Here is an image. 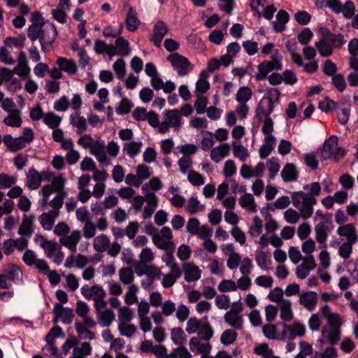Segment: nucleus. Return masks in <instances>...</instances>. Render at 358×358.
<instances>
[{
    "label": "nucleus",
    "instance_id": "f257e3e1",
    "mask_svg": "<svg viewBox=\"0 0 358 358\" xmlns=\"http://www.w3.org/2000/svg\"><path fill=\"white\" fill-rule=\"evenodd\" d=\"M57 35L58 33L55 25L49 20L43 23L41 27L29 25L27 29L28 38L32 42L38 39L41 50L44 52L50 51Z\"/></svg>",
    "mask_w": 358,
    "mask_h": 358
},
{
    "label": "nucleus",
    "instance_id": "f03ea898",
    "mask_svg": "<svg viewBox=\"0 0 358 358\" xmlns=\"http://www.w3.org/2000/svg\"><path fill=\"white\" fill-rule=\"evenodd\" d=\"M77 143L85 149H90V153L99 163L105 166L110 164V160L105 153V142L102 139L94 140L91 135L85 134L79 138Z\"/></svg>",
    "mask_w": 358,
    "mask_h": 358
},
{
    "label": "nucleus",
    "instance_id": "7ed1b4c3",
    "mask_svg": "<svg viewBox=\"0 0 358 358\" xmlns=\"http://www.w3.org/2000/svg\"><path fill=\"white\" fill-rule=\"evenodd\" d=\"M291 199L293 206L303 219H308L313 215V206L317 203L316 198L303 191H298L292 193Z\"/></svg>",
    "mask_w": 358,
    "mask_h": 358
},
{
    "label": "nucleus",
    "instance_id": "20e7f679",
    "mask_svg": "<svg viewBox=\"0 0 358 358\" xmlns=\"http://www.w3.org/2000/svg\"><path fill=\"white\" fill-rule=\"evenodd\" d=\"M282 56L279 50H275L271 57V60H266L257 66L258 73L255 78L257 81L263 80L266 78L268 74L273 71H280L282 69Z\"/></svg>",
    "mask_w": 358,
    "mask_h": 358
},
{
    "label": "nucleus",
    "instance_id": "39448f33",
    "mask_svg": "<svg viewBox=\"0 0 358 358\" xmlns=\"http://www.w3.org/2000/svg\"><path fill=\"white\" fill-rule=\"evenodd\" d=\"M268 93L270 97L262 98L256 108L255 116L259 122L266 118V117H269V115L273 111L275 107L273 99L278 102L280 95V92L277 88L270 90Z\"/></svg>",
    "mask_w": 358,
    "mask_h": 358
},
{
    "label": "nucleus",
    "instance_id": "423d86ee",
    "mask_svg": "<svg viewBox=\"0 0 358 358\" xmlns=\"http://www.w3.org/2000/svg\"><path fill=\"white\" fill-rule=\"evenodd\" d=\"M34 139L33 130L29 127L23 129L22 135L13 138L10 134L4 136L3 141L8 149L12 152H17L24 148Z\"/></svg>",
    "mask_w": 358,
    "mask_h": 358
},
{
    "label": "nucleus",
    "instance_id": "0eeeda50",
    "mask_svg": "<svg viewBox=\"0 0 358 358\" xmlns=\"http://www.w3.org/2000/svg\"><path fill=\"white\" fill-rule=\"evenodd\" d=\"M341 320L331 322H327V324L322 329V338L318 340V343L323 345L325 342L335 345L341 339Z\"/></svg>",
    "mask_w": 358,
    "mask_h": 358
},
{
    "label": "nucleus",
    "instance_id": "6e6552de",
    "mask_svg": "<svg viewBox=\"0 0 358 358\" xmlns=\"http://www.w3.org/2000/svg\"><path fill=\"white\" fill-rule=\"evenodd\" d=\"M166 59L171 63L178 77L187 76L194 68V66L187 57L178 52L170 54Z\"/></svg>",
    "mask_w": 358,
    "mask_h": 358
},
{
    "label": "nucleus",
    "instance_id": "1a4fd4ad",
    "mask_svg": "<svg viewBox=\"0 0 358 358\" xmlns=\"http://www.w3.org/2000/svg\"><path fill=\"white\" fill-rule=\"evenodd\" d=\"M182 122V115L179 110H165L163 113V121L160 124L159 133L165 134L170 127L178 129Z\"/></svg>",
    "mask_w": 358,
    "mask_h": 358
},
{
    "label": "nucleus",
    "instance_id": "9d476101",
    "mask_svg": "<svg viewBox=\"0 0 358 358\" xmlns=\"http://www.w3.org/2000/svg\"><path fill=\"white\" fill-rule=\"evenodd\" d=\"M242 310L243 306L241 303H234V307L224 314V322L234 329H242L243 326V319L241 315Z\"/></svg>",
    "mask_w": 358,
    "mask_h": 358
},
{
    "label": "nucleus",
    "instance_id": "9b49d317",
    "mask_svg": "<svg viewBox=\"0 0 358 358\" xmlns=\"http://www.w3.org/2000/svg\"><path fill=\"white\" fill-rule=\"evenodd\" d=\"M82 295L87 299H93L94 307L103 304L106 301V292L103 287L99 285L90 287L87 285H83L80 289Z\"/></svg>",
    "mask_w": 358,
    "mask_h": 358
},
{
    "label": "nucleus",
    "instance_id": "f8f14e48",
    "mask_svg": "<svg viewBox=\"0 0 358 358\" xmlns=\"http://www.w3.org/2000/svg\"><path fill=\"white\" fill-rule=\"evenodd\" d=\"M334 227L333 219L319 222L315 224V239L322 248L327 247V241L329 234L331 233Z\"/></svg>",
    "mask_w": 358,
    "mask_h": 358
},
{
    "label": "nucleus",
    "instance_id": "ddd939ff",
    "mask_svg": "<svg viewBox=\"0 0 358 358\" xmlns=\"http://www.w3.org/2000/svg\"><path fill=\"white\" fill-rule=\"evenodd\" d=\"M131 50L128 40L122 36H119L114 44H109V49L107 55L110 57L114 56L127 57L131 54Z\"/></svg>",
    "mask_w": 358,
    "mask_h": 358
},
{
    "label": "nucleus",
    "instance_id": "4468645a",
    "mask_svg": "<svg viewBox=\"0 0 358 358\" xmlns=\"http://www.w3.org/2000/svg\"><path fill=\"white\" fill-rule=\"evenodd\" d=\"M282 327L280 340L293 341L296 337H303L306 334L305 326L299 322H294L292 326L283 323Z\"/></svg>",
    "mask_w": 358,
    "mask_h": 358
},
{
    "label": "nucleus",
    "instance_id": "2eb2a0df",
    "mask_svg": "<svg viewBox=\"0 0 358 358\" xmlns=\"http://www.w3.org/2000/svg\"><path fill=\"white\" fill-rule=\"evenodd\" d=\"M106 304L107 303L105 301L103 304L94 307L96 311L97 320L100 326L102 327H109L115 320L113 311L110 309L106 308Z\"/></svg>",
    "mask_w": 358,
    "mask_h": 358
},
{
    "label": "nucleus",
    "instance_id": "dca6fc26",
    "mask_svg": "<svg viewBox=\"0 0 358 358\" xmlns=\"http://www.w3.org/2000/svg\"><path fill=\"white\" fill-rule=\"evenodd\" d=\"M321 37L324 39L333 48H339L343 45L346 41L341 34H334L329 29L322 27L320 29Z\"/></svg>",
    "mask_w": 358,
    "mask_h": 358
},
{
    "label": "nucleus",
    "instance_id": "f3484780",
    "mask_svg": "<svg viewBox=\"0 0 358 358\" xmlns=\"http://www.w3.org/2000/svg\"><path fill=\"white\" fill-rule=\"evenodd\" d=\"M36 217L34 214H24L21 224L18 228L17 234L21 236L30 238L34 233V221Z\"/></svg>",
    "mask_w": 358,
    "mask_h": 358
},
{
    "label": "nucleus",
    "instance_id": "a211bd4d",
    "mask_svg": "<svg viewBox=\"0 0 358 358\" xmlns=\"http://www.w3.org/2000/svg\"><path fill=\"white\" fill-rule=\"evenodd\" d=\"M168 27L162 20L157 21L153 26V34L150 37V40L154 45L160 48L164 36L168 32Z\"/></svg>",
    "mask_w": 358,
    "mask_h": 358
},
{
    "label": "nucleus",
    "instance_id": "6ab92c4d",
    "mask_svg": "<svg viewBox=\"0 0 358 358\" xmlns=\"http://www.w3.org/2000/svg\"><path fill=\"white\" fill-rule=\"evenodd\" d=\"M82 237L80 230H73L70 234H67L59 240V243L68 248L71 252H76L77 245Z\"/></svg>",
    "mask_w": 358,
    "mask_h": 358
},
{
    "label": "nucleus",
    "instance_id": "aec40b11",
    "mask_svg": "<svg viewBox=\"0 0 358 358\" xmlns=\"http://www.w3.org/2000/svg\"><path fill=\"white\" fill-rule=\"evenodd\" d=\"M126 6H128V12L124 20L126 29L129 32H134L139 28L141 22L138 17L136 10L128 3L124 4V7Z\"/></svg>",
    "mask_w": 358,
    "mask_h": 358
},
{
    "label": "nucleus",
    "instance_id": "412c9836",
    "mask_svg": "<svg viewBox=\"0 0 358 358\" xmlns=\"http://www.w3.org/2000/svg\"><path fill=\"white\" fill-rule=\"evenodd\" d=\"M53 313L66 324H71L74 317L72 308L68 307L62 308V305L58 303H56L54 306Z\"/></svg>",
    "mask_w": 358,
    "mask_h": 358
},
{
    "label": "nucleus",
    "instance_id": "4be33fe9",
    "mask_svg": "<svg viewBox=\"0 0 358 358\" xmlns=\"http://www.w3.org/2000/svg\"><path fill=\"white\" fill-rule=\"evenodd\" d=\"M318 301V296L315 292L308 291L299 294V303L308 310L313 311Z\"/></svg>",
    "mask_w": 358,
    "mask_h": 358
},
{
    "label": "nucleus",
    "instance_id": "5701e85b",
    "mask_svg": "<svg viewBox=\"0 0 358 358\" xmlns=\"http://www.w3.org/2000/svg\"><path fill=\"white\" fill-rule=\"evenodd\" d=\"M336 234L340 237H345L346 241L357 243L358 239L356 228L351 223L339 226L336 230Z\"/></svg>",
    "mask_w": 358,
    "mask_h": 358
},
{
    "label": "nucleus",
    "instance_id": "b1692460",
    "mask_svg": "<svg viewBox=\"0 0 358 358\" xmlns=\"http://www.w3.org/2000/svg\"><path fill=\"white\" fill-rule=\"evenodd\" d=\"M42 182V178L39 172L34 167L29 169L26 173L25 186L30 190H36L39 188Z\"/></svg>",
    "mask_w": 358,
    "mask_h": 358
},
{
    "label": "nucleus",
    "instance_id": "393cba45",
    "mask_svg": "<svg viewBox=\"0 0 358 358\" xmlns=\"http://www.w3.org/2000/svg\"><path fill=\"white\" fill-rule=\"evenodd\" d=\"M230 145L229 143H222L211 150L210 158L215 163H219L229 154Z\"/></svg>",
    "mask_w": 358,
    "mask_h": 358
},
{
    "label": "nucleus",
    "instance_id": "a878e982",
    "mask_svg": "<svg viewBox=\"0 0 358 358\" xmlns=\"http://www.w3.org/2000/svg\"><path fill=\"white\" fill-rule=\"evenodd\" d=\"M59 216V213L49 210L47 213H42L38 217V221L44 230L50 231L54 226L55 220Z\"/></svg>",
    "mask_w": 358,
    "mask_h": 358
},
{
    "label": "nucleus",
    "instance_id": "bb28decb",
    "mask_svg": "<svg viewBox=\"0 0 358 358\" xmlns=\"http://www.w3.org/2000/svg\"><path fill=\"white\" fill-rule=\"evenodd\" d=\"M280 176L285 182H294L299 178V171L294 164L287 163L284 166Z\"/></svg>",
    "mask_w": 358,
    "mask_h": 358
},
{
    "label": "nucleus",
    "instance_id": "cd10ccee",
    "mask_svg": "<svg viewBox=\"0 0 358 358\" xmlns=\"http://www.w3.org/2000/svg\"><path fill=\"white\" fill-rule=\"evenodd\" d=\"M56 64L60 68L62 71H64L68 74L74 75L78 71L76 63L73 59L59 57L57 58Z\"/></svg>",
    "mask_w": 358,
    "mask_h": 358
},
{
    "label": "nucleus",
    "instance_id": "c85d7f7f",
    "mask_svg": "<svg viewBox=\"0 0 358 358\" xmlns=\"http://www.w3.org/2000/svg\"><path fill=\"white\" fill-rule=\"evenodd\" d=\"M276 21L271 22L275 32H282L285 29V24L289 20V15L285 10H280L275 16Z\"/></svg>",
    "mask_w": 358,
    "mask_h": 358
},
{
    "label": "nucleus",
    "instance_id": "c756f323",
    "mask_svg": "<svg viewBox=\"0 0 358 358\" xmlns=\"http://www.w3.org/2000/svg\"><path fill=\"white\" fill-rule=\"evenodd\" d=\"M338 145V138L335 136H330L324 143L321 151V157L323 159H330L334 155L336 147Z\"/></svg>",
    "mask_w": 358,
    "mask_h": 358
},
{
    "label": "nucleus",
    "instance_id": "7c9ffc66",
    "mask_svg": "<svg viewBox=\"0 0 358 358\" xmlns=\"http://www.w3.org/2000/svg\"><path fill=\"white\" fill-rule=\"evenodd\" d=\"M183 270L184 278L187 282L197 281L201 278V271L196 266L190 264H184Z\"/></svg>",
    "mask_w": 358,
    "mask_h": 358
},
{
    "label": "nucleus",
    "instance_id": "2f4dec72",
    "mask_svg": "<svg viewBox=\"0 0 358 358\" xmlns=\"http://www.w3.org/2000/svg\"><path fill=\"white\" fill-rule=\"evenodd\" d=\"M69 119L71 124L77 129V134H81L86 131L87 121L84 117L80 115V113L71 114Z\"/></svg>",
    "mask_w": 358,
    "mask_h": 358
},
{
    "label": "nucleus",
    "instance_id": "473e14b6",
    "mask_svg": "<svg viewBox=\"0 0 358 358\" xmlns=\"http://www.w3.org/2000/svg\"><path fill=\"white\" fill-rule=\"evenodd\" d=\"M22 113L19 109H15L13 112L3 119V122L10 127H20L22 124Z\"/></svg>",
    "mask_w": 358,
    "mask_h": 358
},
{
    "label": "nucleus",
    "instance_id": "72a5a7b5",
    "mask_svg": "<svg viewBox=\"0 0 358 358\" xmlns=\"http://www.w3.org/2000/svg\"><path fill=\"white\" fill-rule=\"evenodd\" d=\"M296 46L297 42L294 38L288 40L285 43V47L291 55L292 61L296 66H301L302 65V57L296 52Z\"/></svg>",
    "mask_w": 358,
    "mask_h": 358
},
{
    "label": "nucleus",
    "instance_id": "f704fd0d",
    "mask_svg": "<svg viewBox=\"0 0 358 358\" xmlns=\"http://www.w3.org/2000/svg\"><path fill=\"white\" fill-rule=\"evenodd\" d=\"M282 320L285 322L291 321L293 318V313L291 308V302L287 299H283L278 304Z\"/></svg>",
    "mask_w": 358,
    "mask_h": 358
},
{
    "label": "nucleus",
    "instance_id": "c9c22d12",
    "mask_svg": "<svg viewBox=\"0 0 358 358\" xmlns=\"http://www.w3.org/2000/svg\"><path fill=\"white\" fill-rule=\"evenodd\" d=\"M239 204L242 208L250 212L255 213L257 211L255 199L250 193H245L240 197Z\"/></svg>",
    "mask_w": 358,
    "mask_h": 358
},
{
    "label": "nucleus",
    "instance_id": "e433bc0d",
    "mask_svg": "<svg viewBox=\"0 0 358 358\" xmlns=\"http://www.w3.org/2000/svg\"><path fill=\"white\" fill-rule=\"evenodd\" d=\"M92 353V347L90 343L84 342L80 347H74L72 356L70 358H86Z\"/></svg>",
    "mask_w": 358,
    "mask_h": 358
},
{
    "label": "nucleus",
    "instance_id": "4c0bfd02",
    "mask_svg": "<svg viewBox=\"0 0 358 358\" xmlns=\"http://www.w3.org/2000/svg\"><path fill=\"white\" fill-rule=\"evenodd\" d=\"M206 322L205 320L198 319L195 317H190L187 322L185 331L189 334L198 333L201 326Z\"/></svg>",
    "mask_w": 358,
    "mask_h": 358
},
{
    "label": "nucleus",
    "instance_id": "58836bf2",
    "mask_svg": "<svg viewBox=\"0 0 358 358\" xmlns=\"http://www.w3.org/2000/svg\"><path fill=\"white\" fill-rule=\"evenodd\" d=\"M143 146L141 141H131L126 143L123 147V151L131 158L136 157L141 152Z\"/></svg>",
    "mask_w": 358,
    "mask_h": 358
},
{
    "label": "nucleus",
    "instance_id": "ea45409f",
    "mask_svg": "<svg viewBox=\"0 0 358 358\" xmlns=\"http://www.w3.org/2000/svg\"><path fill=\"white\" fill-rule=\"evenodd\" d=\"M110 240L108 237L104 234L96 236L93 241V247L98 252H105L108 248Z\"/></svg>",
    "mask_w": 358,
    "mask_h": 358
},
{
    "label": "nucleus",
    "instance_id": "a19ab883",
    "mask_svg": "<svg viewBox=\"0 0 358 358\" xmlns=\"http://www.w3.org/2000/svg\"><path fill=\"white\" fill-rule=\"evenodd\" d=\"M315 46L318 50L319 54L322 57H327L332 55L333 48L322 37L320 40L315 43Z\"/></svg>",
    "mask_w": 358,
    "mask_h": 358
},
{
    "label": "nucleus",
    "instance_id": "79ce46f5",
    "mask_svg": "<svg viewBox=\"0 0 358 358\" xmlns=\"http://www.w3.org/2000/svg\"><path fill=\"white\" fill-rule=\"evenodd\" d=\"M234 155L241 162L246 161L248 157V150L241 143L240 141H234L232 143Z\"/></svg>",
    "mask_w": 358,
    "mask_h": 358
},
{
    "label": "nucleus",
    "instance_id": "37998d69",
    "mask_svg": "<svg viewBox=\"0 0 358 358\" xmlns=\"http://www.w3.org/2000/svg\"><path fill=\"white\" fill-rule=\"evenodd\" d=\"M75 329L80 339H88L90 341L95 339V334L90 330L87 329V328L83 327L80 322H76L75 323Z\"/></svg>",
    "mask_w": 358,
    "mask_h": 358
},
{
    "label": "nucleus",
    "instance_id": "c03bdc74",
    "mask_svg": "<svg viewBox=\"0 0 358 358\" xmlns=\"http://www.w3.org/2000/svg\"><path fill=\"white\" fill-rule=\"evenodd\" d=\"M43 122L50 129H56L61 123L62 118L52 112L45 114L43 118Z\"/></svg>",
    "mask_w": 358,
    "mask_h": 358
},
{
    "label": "nucleus",
    "instance_id": "a18cd8bd",
    "mask_svg": "<svg viewBox=\"0 0 358 358\" xmlns=\"http://www.w3.org/2000/svg\"><path fill=\"white\" fill-rule=\"evenodd\" d=\"M196 99L195 100L194 106L196 110V114L201 115L206 113L207 110V105L208 103V101L207 97L202 94H196Z\"/></svg>",
    "mask_w": 358,
    "mask_h": 358
},
{
    "label": "nucleus",
    "instance_id": "49530a36",
    "mask_svg": "<svg viewBox=\"0 0 358 358\" xmlns=\"http://www.w3.org/2000/svg\"><path fill=\"white\" fill-rule=\"evenodd\" d=\"M252 92L249 87H241L236 95V100L238 103H247L252 97Z\"/></svg>",
    "mask_w": 358,
    "mask_h": 358
},
{
    "label": "nucleus",
    "instance_id": "de8ad7c7",
    "mask_svg": "<svg viewBox=\"0 0 358 358\" xmlns=\"http://www.w3.org/2000/svg\"><path fill=\"white\" fill-rule=\"evenodd\" d=\"M41 247L44 250L45 254L48 258L61 248L57 242L48 240L41 243Z\"/></svg>",
    "mask_w": 358,
    "mask_h": 358
},
{
    "label": "nucleus",
    "instance_id": "09e8293b",
    "mask_svg": "<svg viewBox=\"0 0 358 358\" xmlns=\"http://www.w3.org/2000/svg\"><path fill=\"white\" fill-rule=\"evenodd\" d=\"M266 166L268 170L270 179H274L280 168L278 158L274 157H271L267 161Z\"/></svg>",
    "mask_w": 358,
    "mask_h": 358
},
{
    "label": "nucleus",
    "instance_id": "8fccbe9b",
    "mask_svg": "<svg viewBox=\"0 0 358 358\" xmlns=\"http://www.w3.org/2000/svg\"><path fill=\"white\" fill-rule=\"evenodd\" d=\"M337 118L341 124L345 125L348 123L350 115V107L342 106L337 108Z\"/></svg>",
    "mask_w": 358,
    "mask_h": 358
},
{
    "label": "nucleus",
    "instance_id": "3c124183",
    "mask_svg": "<svg viewBox=\"0 0 358 358\" xmlns=\"http://www.w3.org/2000/svg\"><path fill=\"white\" fill-rule=\"evenodd\" d=\"M356 243L345 241L341 243L338 248V255L343 259H348L352 253L353 245Z\"/></svg>",
    "mask_w": 358,
    "mask_h": 358
},
{
    "label": "nucleus",
    "instance_id": "603ef678",
    "mask_svg": "<svg viewBox=\"0 0 358 358\" xmlns=\"http://www.w3.org/2000/svg\"><path fill=\"white\" fill-rule=\"evenodd\" d=\"M120 280L124 285H130L134 279V271L131 268L124 267L120 270Z\"/></svg>",
    "mask_w": 358,
    "mask_h": 358
},
{
    "label": "nucleus",
    "instance_id": "864d4df0",
    "mask_svg": "<svg viewBox=\"0 0 358 358\" xmlns=\"http://www.w3.org/2000/svg\"><path fill=\"white\" fill-rule=\"evenodd\" d=\"M138 292V287L137 285L131 284L129 286L124 296V301L127 305H131L137 301L136 294Z\"/></svg>",
    "mask_w": 358,
    "mask_h": 358
},
{
    "label": "nucleus",
    "instance_id": "5fc2aeb1",
    "mask_svg": "<svg viewBox=\"0 0 358 358\" xmlns=\"http://www.w3.org/2000/svg\"><path fill=\"white\" fill-rule=\"evenodd\" d=\"M213 329L207 321L201 326V328L197 333L199 337L205 341L210 340L213 336Z\"/></svg>",
    "mask_w": 358,
    "mask_h": 358
},
{
    "label": "nucleus",
    "instance_id": "6e6d98bb",
    "mask_svg": "<svg viewBox=\"0 0 358 358\" xmlns=\"http://www.w3.org/2000/svg\"><path fill=\"white\" fill-rule=\"evenodd\" d=\"M253 350L256 355L261 356L262 358H271L273 354V350L266 343L256 345Z\"/></svg>",
    "mask_w": 358,
    "mask_h": 358
},
{
    "label": "nucleus",
    "instance_id": "4d7b16f0",
    "mask_svg": "<svg viewBox=\"0 0 358 358\" xmlns=\"http://www.w3.org/2000/svg\"><path fill=\"white\" fill-rule=\"evenodd\" d=\"M118 330L123 336L131 338L136 331V327L133 324L119 323Z\"/></svg>",
    "mask_w": 358,
    "mask_h": 358
},
{
    "label": "nucleus",
    "instance_id": "13d9d810",
    "mask_svg": "<svg viewBox=\"0 0 358 358\" xmlns=\"http://www.w3.org/2000/svg\"><path fill=\"white\" fill-rule=\"evenodd\" d=\"M66 195V192H63L62 194H58L50 200L48 204L52 207V209L50 210V211H53L59 214V210L64 204V198Z\"/></svg>",
    "mask_w": 358,
    "mask_h": 358
},
{
    "label": "nucleus",
    "instance_id": "bf43d9fd",
    "mask_svg": "<svg viewBox=\"0 0 358 358\" xmlns=\"http://www.w3.org/2000/svg\"><path fill=\"white\" fill-rule=\"evenodd\" d=\"M113 69L118 79H123L126 75V64L123 59H118L113 65Z\"/></svg>",
    "mask_w": 358,
    "mask_h": 358
},
{
    "label": "nucleus",
    "instance_id": "052dcab7",
    "mask_svg": "<svg viewBox=\"0 0 358 358\" xmlns=\"http://www.w3.org/2000/svg\"><path fill=\"white\" fill-rule=\"evenodd\" d=\"M134 313L131 308L127 306L121 307L118 312L120 323H127L133 318Z\"/></svg>",
    "mask_w": 358,
    "mask_h": 358
},
{
    "label": "nucleus",
    "instance_id": "680f3d73",
    "mask_svg": "<svg viewBox=\"0 0 358 358\" xmlns=\"http://www.w3.org/2000/svg\"><path fill=\"white\" fill-rule=\"evenodd\" d=\"M238 334L234 329L225 330L221 337V343L224 345H230L233 343L237 338Z\"/></svg>",
    "mask_w": 358,
    "mask_h": 358
},
{
    "label": "nucleus",
    "instance_id": "e2e57ef3",
    "mask_svg": "<svg viewBox=\"0 0 358 358\" xmlns=\"http://www.w3.org/2000/svg\"><path fill=\"white\" fill-rule=\"evenodd\" d=\"M17 181L15 177L6 173H0V189H8L14 185Z\"/></svg>",
    "mask_w": 358,
    "mask_h": 358
},
{
    "label": "nucleus",
    "instance_id": "0e129e2a",
    "mask_svg": "<svg viewBox=\"0 0 358 358\" xmlns=\"http://www.w3.org/2000/svg\"><path fill=\"white\" fill-rule=\"evenodd\" d=\"M240 272L243 275H248L252 273L253 264L252 259L248 257H244L240 262Z\"/></svg>",
    "mask_w": 358,
    "mask_h": 358
},
{
    "label": "nucleus",
    "instance_id": "69168bd1",
    "mask_svg": "<svg viewBox=\"0 0 358 358\" xmlns=\"http://www.w3.org/2000/svg\"><path fill=\"white\" fill-rule=\"evenodd\" d=\"M131 107V102L127 98L124 97L116 108L115 111L118 115H126L130 112Z\"/></svg>",
    "mask_w": 358,
    "mask_h": 358
},
{
    "label": "nucleus",
    "instance_id": "338daca9",
    "mask_svg": "<svg viewBox=\"0 0 358 358\" xmlns=\"http://www.w3.org/2000/svg\"><path fill=\"white\" fill-rule=\"evenodd\" d=\"M189 315V308L182 303L178 306L176 308V316L179 322H185Z\"/></svg>",
    "mask_w": 358,
    "mask_h": 358
},
{
    "label": "nucleus",
    "instance_id": "774afa93",
    "mask_svg": "<svg viewBox=\"0 0 358 358\" xmlns=\"http://www.w3.org/2000/svg\"><path fill=\"white\" fill-rule=\"evenodd\" d=\"M192 355L188 352L185 347L181 346L174 349L171 354L169 358H191Z\"/></svg>",
    "mask_w": 358,
    "mask_h": 358
}]
</instances>
